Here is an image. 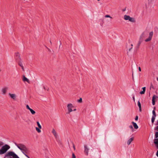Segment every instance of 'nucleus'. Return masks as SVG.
I'll list each match as a JSON object with an SVG mask.
<instances>
[{"instance_id": "obj_7", "label": "nucleus", "mask_w": 158, "mask_h": 158, "mask_svg": "<svg viewBox=\"0 0 158 158\" xmlns=\"http://www.w3.org/2000/svg\"><path fill=\"white\" fill-rule=\"evenodd\" d=\"M153 35V32L152 31L150 32L148 35V37L146 38L144 41L145 42H148L151 40Z\"/></svg>"}, {"instance_id": "obj_16", "label": "nucleus", "mask_w": 158, "mask_h": 158, "mask_svg": "<svg viewBox=\"0 0 158 158\" xmlns=\"http://www.w3.org/2000/svg\"><path fill=\"white\" fill-rule=\"evenodd\" d=\"M52 133L54 135V136L56 138L57 137V133L56 131L54 129H53L52 131Z\"/></svg>"}, {"instance_id": "obj_35", "label": "nucleus", "mask_w": 158, "mask_h": 158, "mask_svg": "<svg viewBox=\"0 0 158 158\" xmlns=\"http://www.w3.org/2000/svg\"><path fill=\"white\" fill-rule=\"evenodd\" d=\"M156 130H157V131H158V126H157L156 128L155 129Z\"/></svg>"}, {"instance_id": "obj_29", "label": "nucleus", "mask_w": 158, "mask_h": 158, "mask_svg": "<svg viewBox=\"0 0 158 158\" xmlns=\"http://www.w3.org/2000/svg\"><path fill=\"white\" fill-rule=\"evenodd\" d=\"M129 128H130L131 129H132V131H133V127L132 125H130L129 126Z\"/></svg>"}, {"instance_id": "obj_12", "label": "nucleus", "mask_w": 158, "mask_h": 158, "mask_svg": "<svg viewBox=\"0 0 158 158\" xmlns=\"http://www.w3.org/2000/svg\"><path fill=\"white\" fill-rule=\"evenodd\" d=\"M8 95L10 97L11 99H12L13 100H15L16 98V95L15 94H11L10 93H9L8 94Z\"/></svg>"}, {"instance_id": "obj_23", "label": "nucleus", "mask_w": 158, "mask_h": 158, "mask_svg": "<svg viewBox=\"0 0 158 158\" xmlns=\"http://www.w3.org/2000/svg\"><path fill=\"white\" fill-rule=\"evenodd\" d=\"M105 17L106 18H110L111 19H112V18L109 15H105Z\"/></svg>"}, {"instance_id": "obj_37", "label": "nucleus", "mask_w": 158, "mask_h": 158, "mask_svg": "<svg viewBox=\"0 0 158 158\" xmlns=\"http://www.w3.org/2000/svg\"><path fill=\"white\" fill-rule=\"evenodd\" d=\"M73 148H74V149H75V147L74 146H73Z\"/></svg>"}, {"instance_id": "obj_17", "label": "nucleus", "mask_w": 158, "mask_h": 158, "mask_svg": "<svg viewBox=\"0 0 158 158\" xmlns=\"http://www.w3.org/2000/svg\"><path fill=\"white\" fill-rule=\"evenodd\" d=\"M7 88H4L2 89V92L3 94H5L7 92Z\"/></svg>"}, {"instance_id": "obj_26", "label": "nucleus", "mask_w": 158, "mask_h": 158, "mask_svg": "<svg viewBox=\"0 0 158 158\" xmlns=\"http://www.w3.org/2000/svg\"><path fill=\"white\" fill-rule=\"evenodd\" d=\"M15 55L16 56L18 57H20V55H19V53L18 52L15 53Z\"/></svg>"}, {"instance_id": "obj_18", "label": "nucleus", "mask_w": 158, "mask_h": 158, "mask_svg": "<svg viewBox=\"0 0 158 158\" xmlns=\"http://www.w3.org/2000/svg\"><path fill=\"white\" fill-rule=\"evenodd\" d=\"M134 140V138L133 137H131L130 138V139H128V140L127 141V144L128 145H129L131 143L133 140Z\"/></svg>"}, {"instance_id": "obj_14", "label": "nucleus", "mask_w": 158, "mask_h": 158, "mask_svg": "<svg viewBox=\"0 0 158 158\" xmlns=\"http://www.w3.org/2000/svg\"><path fill=\"white\" fill-rule=\"evenodd\" d=\"M84 152L86 155H88L89 153V148L86 145H85L84 146Z\"/></svg>"}, {"instance_id": "obj_5", "label": "nucleus", "mask_w": 158, "mask_h": 158, "mask_svg": "<svg viewBox=\"0 0 158 158\" xmlns=\"http://www.w3.org/2000/svg\"><path fill=\"white\" fill-rule=\"evenodd\" d=\"M123 18L124 20L126 21L128 20L130 22L132 23H135V21L134 18L133 17H131L130 16L128 15H125L124 16Z\"/></svg>"}, {"instance_id": "obj_30", "label": "nucleus", "mask_w": 158, "mask_h": 158, "mask_svg": "<svg viewBox=\"0 0 158 158\" xmlns=\"http://www.w3.org/2000/svg\"><path fill=\"white\" fill-rule=\"evenodd\" d=\"M138 117L137 116H136L135 117V120L137 121L138 120Z\"/></svg>"}, {"instance_id": "obj_9", "label": "nucleus", "mask_w": 158, "mask_h": 158, "mask_svg": "<svg viewBox=\"0 0 158 158\" xmlns=\"http://www.w3.org/2000/svg\"><path fill=\"white\" fill-rule=\"evenodd\" d=\"M148 33L146 31L143 32L140 36V40H143L144 38L146 37Z\"/></svg>"}, {"instance_id": "obj_27", "label": "nucleus", "mask_w": 158, "mask_h": 158, "mask_svg": "<svg viewBox=\"0 0 158 158\" xmlns=\"http://www.w3.org/2000/svg\"><path fill=\"white\" fill-rule=\"evenodd\" d=\"M77 102L79 103H81L82 102V99L81 98H80L78 100Z\"/></svg>"}, {"instance_id": "obj_40", "label": "nucleus", "mask_w": 158, "mask_h": 158, "mask_svg": "<svg viewBox=\"0 0 158 158\" xmlns=\"http://www.w3.org/2000/svg\"><path fill=\"white\" fill-rule=\"evenodd\" d=\"M44 89H45V88L44 87Z\"/></svg>"}, {"instance_id": "obj_8", "label": "nucleus", "mask_w": 158, "mask_h": 158, "mask_svg": "<svg viewBox=\"0 0 158 158\" xmlns=\"http://www.w3.org/2000/svg\"><path fill=\"white\" fill-rule=\"evenodd\" d=\"M36 123L38 127H35L36 131L38 133H40L41 132V129H42V126L40 124V123L38 121L36 122Z\"/></svg>"}, {"instance_id": "obj_36", "label": "nucleus", "mask_w": 158, "mask_h": 158, "mask_svg": "<svg viewBox=\"0 0 158 158\" xmlns=\"http://www.w3.org/2000/svg\"><path fill=\"white\" fill-rule=\"evenodd\" d=\"M133 100L135 101V98L134 96H133Z\"/></svg>"}, {"instance_id": "obj_1", "label": "nucleus", "mask_w": 158, "mask_h": 158, "mask_svg": "<svg viewBox=\"0 0 158 158\" xmlns=\"http://www.w3.org/2000/svg\"><path fill=\"white\" fill-rule=\"evenodd\" d=\"M15 144L23 154L27 153L28 149L24 144L23 143H15Z\"/></svg>"}, {"instance_id": "obj_22", "label": "nucleus", "mask_w": 158, "mask_h": 158, "mask_svg": "<svg viewBox=\"0 0 158 158\" xmlns=\"http://www.w3.org/2000/svg\"><path fill=\"white\" fill-rule=\"evenodd\" d=\"M138 106L139 108V111H141V103H140V102L139 101L138 102Z\"/></svg>"}, {"instance_id": "obj_32", "label": "nucleus", "mask_w": 158, "mask_h": 158, "mask_svg": "<svg viewBox=\"0 0 158 158\" xmlns=\"http://www.w3.org/2000/svg\"><path fill=\"white\" fill-rule=\"evenodd\" d=\"M139 71H141V68L140 67H139Z\"/></svg>"}, {"instance_id": "obj_10", "label": "nucleus", "mask_w": 158, "mask_h": 158, "mask_svg": "<svg viewBox=\"0 0 158 158\" xmlns=\"http://www.w3.org/2000/svg\"><path fill=\"white\" fill-rule=\"evenodd\" d=\"M26 108L28 110H29L30 111L31 113V114H33V115H34L35 114V112L34 110H33V109H32L29 106H28V105H27L26 106Z\"/></svg>"}, {"instance_id": "obj_13", "label": "nucleus", "mask_w": 158, "mask_h": 158, "mask_svg": "<svg viewBox=\"0 0 158 158\" xmlns=\"http://www.w3.org/2000/svg\"><path fill=\"white\" fill-rule=\"evenodd\" d=\"M133 46V45L132 44L129 43L127 44L126 48L130 51L132 49Z\"/></svg>"}, {"instance_id": "obj_11", "label": "nucleus", "mask_w": 158, "mask_h": 158, "mask_svg": "<svg viewBox=\"0 0 158 158\" xmlns=\"http://www.w3.org/2000/svg\"><path fill=\"white\" fill-rule=\"evenodd\" d=\"M23 81L24 82H27L28 83H30V81L24 75H23L22 77Z\"/></svg>"}, {"instance_id": "obj_4", "label": "nucleus", "mask_w": 158, "mask_h": 158, "mask_svg": "<svg viewBox=\"0 0 158 158\" xmlns=\"http://www.w3.org/2000/svg\"><path fill=\"white\" fill-rule=\"evenodd\" d=\"M10 148V146L7 144H5L2 146L0 149V154L1 155L4 154Z\"/></svg>"}, {"instance_id": "obj_3", "label": "nucleus", "mask_w": 158, "mask_h": 158, "mask_svg": "<svg viewBox=\"0 0 158 158\" xmlns=\"http://www.w3.org/2000/svg\"><path fill=\"white\" fill-rule=\"evenodd\" d=\"M5 158H19V157L14 152H9L6 154Z\"/></svg>"}, {"instance_id": "obj_41", "label": "nucleus", "mask_w": 158, "mask_h": 158, "mask_svg": "<svg viewBox=\"0 0 158 158\" xmlns=\"http://www.w3.org/2000/svg\"><path fill=\"white\" fill-rule=\"evenodd\" d=\"M100 0H98V1H99Z\"/></svg>"}, {"instance_id": "obj_19", "label": "nucleus", "mask_w": 158, "mask_h": 158, "mask_svg": "<svg viewBox=\"0 0 158 158\" xmlns=\"http://www.w3.org/2000/svg\"><path fill=\"white\" fill-rule=\"evenodd\" d=\"M132 123L135 128L137 129L138 128V126L136 123L132 122Z\"/></svg>"}, {"instance_id": "obj_20", "label": "nucleus", "mask_w": 158, "mask_h": 158, "mask_svg": "<svg viewBox=\"0 0 158 158\" xmlns=\"http://www.w3.org/2000/svg\"><path fill=\"white\" fill-rule=\"evenodd\" d=\"M143 91L140 92V94H144L145 93V90H146V87H143L142 88Z\"/></svg>"}, {"instance_id": "obj_28", "label": "nucleus", "mask_w": 158, "mask_h": 158, "mask_svg": "<svg viewBox=\"0 0 158 158\" xmlns=\"http://www.w3.org/2000/svg\"><path fill=\"white\" fill-rule=\"evenodd\" d=\"M72 158H76V156L74 153H73L72 154Z\"/></svg>"}, {"instance_id": "obj_42", "label": "nucleus", "mask_w": 158, "mask_h": 158, "mask_svg": "<svg viewBox=\"0 0 158 158\" xmlns=\"http://www.w3.org/2000/svg\"><path fill=\"white\" fill-rule=\"evenodd\" d=\"M1 71V70L0 69V72Z\"/></svg>"}, {"instance_id": "obj_6", "label": "nucleus", "mask_w": 158, "mask_h": 158, "mask_svg": "<svg viewBox=\"0 0 158 158\" xmlns=\"http://www.w3.org/2000/svg\"><path fill=\"white\" fill-rule=\"evenodd\" d=\"M154 143L156 148L158 149V132H156L155 135V138L154 139Z\"/></svg>"}, {"instance_id": "obj_34", "label": "nucleus", "mask_w": 158, "mask_h": 158, "mask_svg": "<svg viewBox=\"0 0 158 158\" xmlns=\"http://www.w3.org/2000/svg\"><path fill=\"white\" fill-rule=\"evenodd\" d=\"M2 142L0 141V146L2 145Z\"/></svg>"}, {"instance_id": "obj_24", "label": "nucleus", "mask_w": 158, "mask_h": 158, "mask_svg": "<svg viewBox=\"0 0 158 158\" xmlns=\"http://www.w3.org/2000/svg\"><path fill=\"white\" fill-rule=\"evenodd\" d=\"M156 117H152V123H153L155 121Z\"/></svg>"}, {"instance_id": "obj_25", "label": "nucleus", "mask_w": 158, "mask_h": 158, "mask_svg": "<svg viewBox=\"0 0 158 158\" xmlns=\"http://www.w3.org/2000/svg\"><path fill=\"white\" fill-rule=\"evenodd\" d=\"M19 65L21 67L22 69L23 70H24L23 66V64L22 63H19Z\"/></svg>"}, {"instance_id": "obj_33", "label": "nucleus", "mask_w": 158, "mask_h": 158, "mask_svg": "<svg viewBox=\"0 0 158 158\" xmlns=\"http://www.w3.org/2000/svg\"><path fill=\"white\" fill-rule=\"evenodd\" d=\"M156 155L158 157V151H157V152L156 153Z\"/></svg>"}, {"instance_id": "obj_2", "label": "nucleus", "mask_w": 158, "mask_h": 158, "mask_svg": "<svg viewBox=\"0 0 158 158\" xmlns=\"http://www.w3.org/2000/svg\"><path fill=\"white\" fill-rule=\"evenodd\" d=\"M67 108L68 113V114H69L73 111H76L77 110L76 108L71 103H69L67 104Z\"/></svg>"}, {"instance_id": "obj_21", "label": "nucleus", "mask_w": 158, "mask_h": 158, "mask_svg": "<svg viewBox=\"0 0 158 158\" xmlns=\"http://www.w3.org/2000/svg\"><path fill=\"white\" fill-rule=\"evenodd\" d=\"M155 107H154V110H153V111H152V113L153 114V115L152 116V117H156V112H155Z\"/></svg>"}, {"instance_id": "obj_31", "label": "nucleus", "mask_w": 158, "mask_h": 158, "mask_svg": "<svg viewBox=\"0 0 158 158\" xmlns=\"http://www.w3.org/2000/svg\"><path fill=\"white\" fill-rule=\"evenodd\" d=\"M26 153H25L24 154L26 157H27L28 158H30L26 154Z\"/></svg>"}, {"instance_id": "obj_38", "label": "nucleus", "mask_w": 158, "mask_h": 158, "mask_svg": "<svg viewBox=\"0 0 158 158\" xmlns=\"http://www.w3.org/2000/svg\"><path fill=\"white\" fill-rule=\"evenodd\" d=\"M157 80L158 81V77L157 78Z\"/></svg>"}, {"instance_id": "obj_39", "label": "nucleus", "mask_w": 158, "mask_h": 158, "mask_svg": "<svg viewBox=\"0 0 158 158\" xmlns=\"http://www.w3.org/2000/svg\"><path fill=\"white\" fill-rule=\"evenodd\" d=\"M157 124H158V120L157 121Z\"/></svg>"}, {"instance_id": "obj_15", "label": "nucleus", "mask_w": 158, "mask_h": 158, "mask_svg": "<svg viewBox=\"0 0 158 158\" xmlns=\"http://www.w3.org/2000/svg\"><path fill=\"white\" fill-rule=\"evenodd\" d=\"M157 98L158 97L156 96L155 95H154L153 96L152 98V104L153 105H154L155 104V99Z\"/></svg>"}]
</instances>
